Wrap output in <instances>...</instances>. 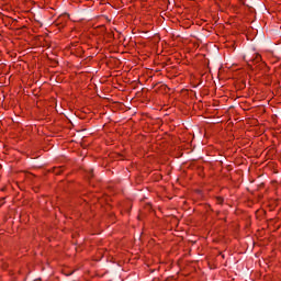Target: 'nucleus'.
<instances>
[{"label":"nucleus","instance_id":"obj_1","mask_svg":"<svg viewBox=\"0 0 281 281\" xmlns=\"http://www.w3.org/2000/svg\"><path fill=\"white\" fill-rule=\"evenodd\" d=\"M256 58H257V61H258V60H260V56H258V55H257V57H256Z\"/></svg>","mask_w":281,"mask_h":281}]
</instances>
